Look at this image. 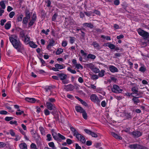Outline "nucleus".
<instances>
[{"mask_svg": "<svg viewBox=\"0 0 149 149\" xmlns=\"http://www.w3.org/2000/svg\"><path fill=\"white\" fill-rule=\"evenodd\" d=\"M9 40L15 48L19 52L24 50L23 45L20 42L17 36L13 35L9 37Z\"/></svg>", "mask_w": 149, "mask_h": 149, "instance_id": "f257e3e1", "label": "nucleus"}, {"mask_svg": "<svg viewBox=\"0 0 149 149\" xmlns=\"http://www.w3.org/2000/svg\"><path fill=\"white\" fill-rule=\"evenodd\" d=\"M137 31L140 35L143 37L145 38H147L149 37V34L148 33L140 28L137 30Z\"/></svg>", "mask_w": 149, "mask_h": 149, "instance_id": "f03ea898", "label": "nucleus"}, {"mask_svg": "<svg viewBox=\"0 0 149 149\" xmlns=\"http://www.w3.org/2000/svg\"><path fill=\"white\" fill-rule=\"evenodd\" d=\"M91 101L98 105H100V101L97 96L95 94H92L90 96Z\"/></svg>", "mask_w": 149, "mask_h": 149, "instance_id": "7ed1b4c3", "label": "nucleus"}, {"mask_svg": "<svg viewBox=\"0 0 149 149\" xmlns=\"http://www.w3.org/2000/svg\"><path fill=\"white\" fill-rule=\"evenodd\" d=\"M129 147L134 149H148V148L137 144L130 145Z\"/></svg>", "mask_w": 149, "mask_h": 149, "instance_id": "20e7f679", "label": "nucleus"}, {"mask_svg": "<svg viewBox=\"0 0 149 149\" xmlns=\"http://www.w3.org/2000/svg\"><path fill=\"white\" fill-rule=\"evenodd\" d=\"M111 90L113 92L115 93H120L123 91V90L120 88L119 86L116 85H114L113 86Z\"/></svg>", "mask_w": 149, "mask_h": 149, "instance_id": "39448f33", "label": "nucleus"}, {"mask_svg": "<svg viewBox=\"0 0 149 149\" xmlns=\"http://www.w3.org/2000/svg\"><path fill=\"white\" fill-rule=\"evenodd\" d=\"M75 136L78 140L80 141L82 143H86V141L85 137L81 134L78 133Z\"/></svg>", "mask_w": 149, "mask_h": 149, "instance_id": "423d86ee", "label": "nucleus"}, {"mask_svg": "<svg viewBox=\"0 0 149 149\" xmlns=\"http://www.w3.org/2000/svg\"><path fill=\"white\" fill-rule=\"evenodd\" d=\"M129 134L134 137L138 138L142 135V133L139 131H133L129 133Z\"/></svg>", "mask_w": 149, "mask_h": 149, "instance_id": "0eeeda50", "label": "nucleus"}, {"mask_svg": "<svg viewBox=\"0 0 149 149\" xmlns=\"http://www.w3.org/2000/svg\"><path fill=\"white\" fill-rule=\"evenodd\" d=\"M132 91L133 92L132 93V94H133V95L136 94V96L139 95L141 94H143L142 92H139L138 91V88L134 87L132 88Z\"/></svg>", "mask_w": 149, "mask_h": 149, "instance_id": "6e6552de", "label": "nucleus"}, {"mask_svg": "<svg viewBox=\"0 0 149 149\" xmlns=\"http://www.w3.org/2000/svg\"><path fill=\"white\" fill-rule=\"evenodd\" d=\"M64 89L67 91H72L74 88V86L71 84H69L67 85H64Z\"/></svg>", "mask_w": 149, "mask_h": 149, "instance_id": "1a4fd4ad", "label": "nucleus"}, {"mask_svg": "<svg viewBox=\"0 0 149 149\" xmlns=\"http://www.w3.org/2000/svg\"><path fill=\"white\" fill-rule=\"evenodd\" d=\"M46 105L47 108L50 110H54L55 107L54 104L49 102H47Z\"/></svg>", "mask_w": 149, "mask_h": 149, "instance_id": "9d476101", "label": "nucleus"}, {"mask_svg": "<svg viewBox=\"0 0 149 149\" xmlns=\"http://www.w3.org/2000/svg\"><path fill=\"white\" fill-rule=\"evenodd\" d=\"M55 43L53 39H52L50 40L49 44L47 47V48L49 50H50L51 47L53 46Z\"/></svg>", "mask_w": 149, "mask_h": 149, "instance_id": "9b49d317", "label": "nucleus"}, {"mask_svg": "<svg viewBox=\"0 0 149 149\" xmlns=\"http://www.w3.org/2000/svg\"><path fill=\"white\" fill-rule=\"evenodd\" d=\"M58 75L60 78V79L62 81L66 79L67 77L66 74L63 73L58 74Z\"/></svg>", "mask_w": 149, "mask_h": 149, "instance_id": "f8f14e48", "label": "nucleus"}, {"mask_svg": "<svg viewBox=\"0 0 149 149\" xmlns=\"http://www.w3.org/2000/svg\"><path fill=\"white\" fill-rule=\"evenodd\" d=\"M109 69L110 71L113 73L118 72V71L117 68L113 65H110L109 67Z\"/></svg>", "mask_w": 149, "mask_h": 149, "instance_id": "ddd939ff", "label": "nucleus"}, {"mask_svg": "<svg viewBox=\"0 0 149 149\" xmlns=\"http://www.w3.org/2000/svg\"><path fill=\"white\" fill-rule=\"evenodd\" d=\"M70 130L73 133V135L74 136H75L78 133V132L76 129L73 127L71 125H70Z\"/></svg>", "mask_w": 149, "mask_h": 149, "instance_id": "4468645a", "label": "nucleus"}, {"mask_svg": "<svg viewBox=\"0 0 149 149\" xmlns=\"http://www.w3.org/2000/svg\"><path fill=\"white\" fill-rule=\"evenodd\" d=\"M36 18V16L33 15L32 17V19L31 20L29 24V27L32 26Z\"/></svg>", "mask_w": 149, "mask_h": 149, "instance_id": "2eb2a0df", "label": "nucleus"}, {"mask_svg": "<svg viewBox=\"0 0 149 149\" xmlns=\"http://www.w3.org/2000/svg\"><path fill=\"white\" fill-rule=\"evenodd\" d=\"M19 146L20 149H27V145L25 143H20Z\"/></svg>", "mask_w": 149, "mask_h": 149, "instance_id": "dca6fc26", "label": "nucleus"}, {"mask_svg": "<svg viewBox=\"0 0 149 149\" xmlns=\"http://www.w3.org/2000/svg\"><path fill=\"white\" fill-rule=\"evenodd\" d=\"M75 109L77 111L81 113H82L85 111L82 107L79 106L75 107Z\"/></svg>", "mask_w": 149, "mask_h": 149, "instance_id": "f3484780", "label": "nucleus"}, {"mask_svg": "<svg viewBox=\"0 0 149 149\" xmlns=\"http://www.w3.org/2000/svg\"><path fill=\"white\" fill-rule=\"evenodd\" d=\"M25 100L26 101L31 103H34L36 101L35 99L33 98L26 97Z\"/></svg>", "mask_w": 149, "mask_h": 149, "instance_id": "a211bd4d", "label": "nucleus"}, {"mask_svg": "<svg viewBox=\"0 0 149 149\" xmlns=\"http://www.w3.org/2000/svg\"><path fill=\"white\" fill-rule=\"evenodd\" d=\"M111 135L112 136L116 139H122V138L118 134H116L114 132H111Z\"/></svg>", "mask_w": 149, "mask_h": 149, "instance_id": "6ab92c4d", "label": "nucleus"}, {"mask_svg": "<svg viewBox=\"0 0 149 149\" xmlns=\"http://www.w3.org/2000/svg\"><path fill=\"white\" fill-rule=\"evenodd\" d=\"M52 89L53 87L52 86H48L47 87H46L45 88V91L46 92L48 91H49L51 92V93L50 94V95L53 94V92H52Z\"/></svg>", "mask_w": 149, "mask_h": 149, "instance_id": "aec40b11", "label": "nucleus"}, {"mask_svg": "<svg viewBox=\"0 0 149 149\" xmlns=\"http://www.w3.org/2000/svg\"><path fill=\"white\" fill-rule=\"evenodd\" d=\"M133 98L132 99V100L133 101L134 103L135 104H137L140 102V100L138 99L139 97H136L134 95H132Z\"/></svg>", "mask_w": 149, "mask_h": 149, "instance_id": "412c9836", "label": "nucleus"}, {"mask_svg": "<svg viewBox=\"0 0 149 149\" xmlns=\"http://www.w3.org/2000/svg\"><path fill=\"white\" fill-rule=\"evenodd\" d=\"M83 25L84 26L88 27L91 29L93 28V25L91 23H84L83 24Z\"/></svg>", "mask_w": 149, "mask_h": 149, "instance_id": "4be33fe9", "label": "nucleus"}, {"mask_svg": "<svg viewBox=\"0 0 149 149\" xmlns=\"http://www.w3.org/2000/svg\"><path fill=\"white\" fill-rule=\"evenodd\" d=\"M106 46H107L109 47L111 49H114L115 48V45L111 44L110 43H108L106 44Z\"/></svg>", "mask_w": 149, "mask_h": 149, "instance_id": "5701e85b", "label": "nucleus"}, {"mask_svg": "<svg viewBox=\"0 0 149 149\" xmlns=\"http://www.w3.org/2000/svg\"><path fill=\"white\" fill-rule=\"evenodd\" d=\"M30 18L29 17H24L23 19V24H26L28 22V20Z\"/></svg>", "mask_w": 149, "mask_h": 149, "instance_id": "b1692460", "label": "nucleus"}, {"mask_svg": "<svg viewBox=\"0 0 149 149\" xmlns=\"http://www.w3.org/2000/svg\"><path fill=\"white\" fill-rule=\"evenodd\" d=\"M30 40V37H29L28 35H26L25 37V39L24 40V42L26 44H29Z\"/></svg>", "mask_w": 149, "mask_h": 149, "instance_id": "393cba45", "label": "nucleus"}, {"mask_svg": "<svg viewBox=\"0 0 149 149\" xmlns=\"http://www.w3.org/2000/svg\"><path fill=\"white\" fill-rule=\"evenodd\" d=\"M52 135L54 139L56 140H58V134H57L56 133L53 132L52 133Z\"/></svg>", "mask_w": 149, "mask_h": 149, "instance_id": "a878e982", "label": "nucleus"}, {"mask_svg": "<svg viewBox=\"0 0 149 149\" xmlns=\"http://www.w3.org/2000/svg\"><path fill=\"white\" fill-rule=\"evenodd\" d=\"M29 44L30 46L32 48H36L37 47V45L33 42L30 41Z\"/></svg>", "mask_w": 149, "mask_h": 149, "instance_id": "bb28decb", "label": "nucleus"}, {"mask_svg": "<svg viewBox=\"0 0 149 149\" xmlns=\"http://www.w3.org/2000/svg\"><path fill=\"white\" fill-rule=\"evenodd\" d=\"M95 58L96 56L95 55L90 54H89L87 56V58H90L92 59H94Z\"/></svg>", "mask_w": 149, "mask_h": 149, "instance_id": "cd10ccee", "label": "nucleus"}, {"mask_svg": "<svg viewBox=\"0 0 149 149\" xmlns=\"http://www.w3.org/2000/svg\"><path fill=\"white\" fill-rule=\"evenodd\" d=\"M124 114L125 116L126 117L127 119H131L132 116L131 115L130 113L125 112Z\"/></svg>", "mask_w": 149, "mask_h": 149, "instance_id": "c85d7f7f", "label": "nucleus"}, {"mask_svg": "<svg viewBox=\"0 0 149 149\" xmlns=\"http://www.w3.org/2000/svg\"><path fill=\"white\" fill-rule=\"evenodd\" d=\"M55 67L57 68V69H61L63 68V67L62 65H61L59 64H56L55 65Z\"/></svg>", "mask_w": 149, "mask_h": 149, "instance_id": "c756f323", "label": "nucleus"}, {"mask_svg": "<svg viewBox=\"0 0 149 149\" xmlns=\"http://www.w3.org/2000/svg\"><path fill=\"white\" fill-rule=\"evenodd\" d=\"M146 70V68L144 65L141 66L139 69V71L143 72H144Z\"/></svg>", "mask_w": 149, "mask_h": 149, "instance_id": "7c9ffc66", "label": "nucleus"}, {"mask_svg": "<svg viewBox=\"0 0 149 149\" xmlns=\"http://www.w3.org/2000/svg\"><path fill=\"white\" fill-rule=\"evenodd\" d=\"M63 52V49L61 48L58 49L56 52V54L57 55H59L62 53Z\"/></svg>", "mask_w": 149, "mask_h": 149, "instance_id": "2f4dec72", "label": "nucleus"}, {"mask_svg": "<svg viewBox=\"0 0 149 149\" xmlns=\"http://www.w3.org/2000/svg\"><path fill=\"white\" fill-rule=\"evenodd\" d=\"M49 147H52L53 149H56V148L55 146L54 143L53 142H51L49 143Z\"/></svg>", "mask_w": 149, "mask_h": 149, "instance_id": "473e14b6", "label": "nucleus"}, {"mask_svg": "<svg viewBox=\"0 0 149 149\" xmlns=\"http://www.w3.org/2000/svg\"><path fill=\"white\" fill-rule=\"evenodd\" d=\"M0 5L2 9H4L6 8L5 4L3 1H1L0 2Z\"/></svg>", "mask_w": 149, "mask_h": 149, "instance_id": "72a5a7b5", "label": "nucleus"}, {"mask_svg": "<svg viewBox=\"0 0 149 149\" xmlns=\"http://www.w3.org/2000/svg\"><path fill=\"white\" fill-rule=\"evenodd\" d=\"M87 66L88 67L90 68L91 70H92L95 67L94 65L91 63L87 64Z\"/></svg>", "mask_w": 149, "mask_h": 149, "instance_id": "f704fd0d", "label": "nucleus"}, {"mask_svg": "<svg viewBox=\"0 0 149 149\" xmlns=\"http://www.w3.org/2000/svg\"><path fill=\"white\" fill-rule=\"evenodd\" d=\"M105 71L104 70H102L98 74V75L100 77H102L104 75Z\"/></svg>", "mask_w": 149, "mask_h": 149, "instance_id": "c9c22d12", "label": "nucleus"}, {"mask_svg": "<svg viewBox=\"0 0 149 149\" xmlns=\"http://www.w3.org/2000/svg\"><path fill=\"white\" fill-rule=\"evenodd\" d=\"M11 26V24L10 23L8 22L6 24L5 26V27L6 29H9Z\"/></svg>", "mask_w": 149, "mask_h": 149, "instance_id": "e433bc0d", "label": "nucleus"}, {"mask_svg": "<svg viewBox=\"0 0 149 149\" xmlns=\"http://www.w3.org/2000/svg\"><path fill=\"white\" fill-rule=\"evenodd\" d=\"M67 70L72 74H75L76 73V72L75 70L72 69L70 67H68Z\"/></svg>", "mask_w": 149, "mask_h": 149, "instance_id": "4c0bfd02", "label": "nucleus"}, {"mask_svg": "<svg viewBox=\"0 0 149 149\" xmlns=\"http://www.w3.org/2000/svg\"><path fill=\"white\" fill-rule=\"evenodd\" d=\"M82 116L83 118L85 120L87 119V113L85 110L82 113Z\"/></svg>", "mask_w": 149, "mask_h": 149, "instance_id": "58836bf2", "label": "nucleus"}, {"mask_svg": "<svg viewBox=\"0 0 149 149\" xmlns=\"http://www.w3.org/2000/svg\"><path fill=\"white\" fill-rule=\"evenodd\" d=\"M92 70L95 73H97L100 72L99 70L95 67V66L93 69Z\"/></svg>", "mask_w": 149, "mask_h": 149, "instance_id": "ea45409f", "label": "nucleus"}, {"mask_svg": "<svg viewBox=\"0 0 149 149\" xmlns=\"http://www.w3.org/2000/svg\"><path fill=\"white\" fill-rule=\"evenodd\" d=\"M39 130H40L41 134H45V130L44 128L42 127H40L39 128Z\"/></svg>", "mask_w": 149, "mask_h": 149, "instance_id": "a19ab883", "label": "nucleus"}, {"mask_svg": "<svg viewBox=\"0 0 149 149\" xmlns=\"http://www.w3.org/2000/svg\"><path fill=\"white\" fill-rule=\"evenodd\" d=\"M20 36L22 38H23L25 37V35L24 33V31L21 30L20 32Z\"/></svg>", "mask_w": 149, "mask_h": 149, "instance_id": "79ce46f5", "label": "nucleus"}, {"mask_svg": "<svg viewBox=\"0 0 149 149\" xmlns=\"http://www.w3.org/2000/svg\"><path fill=\"white\" fill-rule=\"evenodd\" d=\"M93 45L95 47H99V44L96 42H94L93 43Z\"/></svg>", "mask_w": 149, "mask_h": 149, "instance_id": "37998d69", "label": "nucleus"}, {"mask_svg": "<svg viewBox=\"0 0 149 149\" xmlns=\"http://www.w3.org/2000/svg\"><path fill=\"white\" fill-rule=\"evenodd\" d=\"M69 38L70 42L71 43L73 44L75 38L74 37H70Z\"/></svg>", "mask_w": 149, "mask_h": 149, "instance_id": "c03bdc74", "label": "nucleus"}, {"mask_svg": "<svg viewBox=\"0 0 149 149\" xmlns=\"http://www.w3.org/2000/svg\"><path fill=\"white\" fill-rule=\"evenodd\" d=\"M76 67L78 69H79L80 68L81 69H82L83 68V67L80 64H77L75 65Z\"/></svg>", "mask_w": 149, "mask_h": 149, "instance_id": "a18cd8bd", "label": "nucleus"}, {"mask_svg": "<svg viewBox=\"0 0 149 149\" xmlns=\"http://www.w3.org/2000/svg\"><path fill=\"white\" fill-rule=\"evenodd\" d=\"M13 119V117H6L5 118V120L7 121H9Z\"/></svg>", "mask_w": 149, "mask_h": 149, "instance_id": "49530a36", "label": "nucleus"}, {"mask_svg": "<svg viewBox=\"0 0 149 149\" xmlns=\"http://www.w3.org/2000/svg\"><path fill=\"white\" fill-rule=\"evenodd\" d=\"M23 15H19L17 19L18 22L21 21L22 20Z\"/></svg>", "mask_w": 149, "mask_h": 149, "instance_id": "de8ad7c7", "label": "nucleus"}, {"mask_svg": "<svg viewBox=\"0 0 149 149\" xmlns=\"http://www.w3.org/2000/svg\"><path fill=\"white\" fill-rule=\"evenodd\" d=\"M48 101L50 103H53L55 102V100L54 98H49L48 99Z\"/></svg>", "mask_w": 149, "mask_h": 149, "instance_id": "09e8293b", "label": "nucleus"}, {"mask_svg": "<svg viewBox=\"0 0 149 149\" xmlns=\"http://www.w3.org/2000/svg\"><path fill=\"white\" fill-rule=\"evenodd\" d=\"M15 14V13L13 11L11 12L9 14V16L10 18L13 17Z\"/></svg>", "mask_w": 149, "mask_h": 149, "instance_id": "8fccbe9b", "label": "nucleus"}, {"mask_svg": "<svg viewBox=\"0 0 149 149\" xmlns=\"http://www.w3.org/2000/svg\"><path fill=\"white\" fill-rule=\"evenodd\" d=\"M47 140L48 141H50L52 139V137L51 136V135L48 134L47 135Z\"/></svg>", "mask_w": 149, "mask_h": 149, "instance_id": "3c124183", "label": "nucleus"}, {"mask_svg": "<svg viewBox=\"0 0 149 149\" xmlns=\"http://www.w3.org/2000/svg\"><path fill=\"white\" fill-rule=\"evenodd\" d=\"M90 135L92 136L95 138L97 137V135L96 134L93 132H91Z\"/></svg>", "mask_w": 149, "mask_h": 149, "instance_id": "603ef678", "label": "nucleus"}, {"mask_svg": "<svg viewBox=\"0 0 149 149\" xmlns=\"http://www.w3.org/2000/svg\"><path fill=\"white\" fill-rule=\"evenodd\" d=\"M62 83L63 84H68L69 82V81L68 80L65 79V80H62Z\"/></svg>", "mask_w": 149, "mask_h": 149, "instance_id": "864d4df0", "label": "nucleus"}, {"mask_svg": "<svg viewBox=\"0 0 149 149\" xmlns=\"http://www.w3.org/2000/svg\"><path fill=\"white\" fill-rule=\"evenodd\" d=\"M25 14H26V16L25 17H29V18L30 17V15L29 12L28 10H26L25 11Z\"/></svg>", "mask_w": 149, "mask_h": 149, "instance_id": "5fc2aeb1", "label": "nucleus"}, {"mask_svg": "<svg viewBox=\"0 0 149 149\" xmlns=\"http://www.w3.org/2000/svg\"><path fill=\"white\" fill-rule=\"evenodd\" d=\"M10 133L12 136H14L15 135V133L13 130H10Z\"/></svg>", "mask_w": 149, "mask_h": 149, "instance_id": "6e6d98bb", "label": "nucleus"}, {"mask_svg": "<svg viewBox=\"0 0 149 149\" xmlns=\"http://www.w3.org/2000/svg\"><path fill=\"white\" fill-rule=\"evenodd\" d=\"M58 137H59L60 138H61V139H62L63 140H64L65 139V137L64 136H63L62 135H61L60 133L58 134Z\"/></svg>", "mask_w": 149, "mask_h": 149, "instance_id": "4d7b16f0", "label": "nucleus"}, {"mask_svg": "<svg viewBox=\"0 0 149 149\" xmlns=\"http://www.w3.org/2000/svg\"><path fill=\"white\" fill-rule=\"evenodd\" d=\"M7 113V111L5 110H2L0 111V114L2 115H6Z\"/></svg>", "mask_w": 149, "mask_h": 149, "instance_id": "13d9d810", "label": "nucleus"}, {"mask_svg": "<svg viewBox=\"0 0 149 149\" xmlns=\"http://www.w3.org/2000/svg\"><path fill=\"white\" fill-rule=\"evenodd\" d=\"M67 45V42L66 41H63L62 42V45L63 47H65Z\"/></svg>", "mask_w": 149, "mask_h": 149, "instance_id": "bf43d9fd", "label": "nucleus"}, {"mask_svg": "<svg viewBox=\"0 0 149 149\" xmlns=\"http://www.w3.org/2000/svg\"><path fill=\"white\" fill-rule=\"evenodd\" d=\"M80 102H81V103L83 105H84L86 107H87L88 106V104L86 103V102H85V101H84L82 100H81V101H80Z\"/></svg>", "mask_w": 149, "mask_h": 149, "instance_id": "052dcab7", "label": "nucleus"}, {"mask_svg": "<svg viewBox=\"0 0 149 149\" xmlns=\"http://www.w3.org/2000/svg\"><path fill=\"white\" fill-rule=\"evenodd\" d=\"M84 131L86 133L90 135L92 132L91 131L86 129H84Z\"/></svg>", "mask_w": 149, "mask_h": 149, "instance_id": "680f3d73", "label": "nucleus"}, {"mask_svg": "<svg viewBox=\"0 0 149 149\" xmlns=\"http://www.w3.org/2000/svg\"><path fill=\"white\" fill-rule=\"evenodd\" d=\"M114 3L115 5H118L120 3V1L119 0H115L114 1Z\"/></svg>", "mask_w": 149, "mask_h": 149, "instance_id": "e2e57ef3", "label": "nucleus"}, {"mask_svg": "<svg viewBox=\"0 0 149 149\" xmlns=\"http://www.w3.org/2000/svg\"><path fill=\"white\" fill-rule=\"evenodd\" d=\"M6 22V20L5 19H2L1 21L0 24L1 26H3L4 24V23Z\"/></svg>", "mask_w": 149, "mask_h": 149, "instance_id": "0e129e2a", "label": "nucleus"}, {"mask_svg": "<svg viewBox=\"0 0 149 149\" xmlns=\"http://www.w3.org/2000/svg\"><path fill=\"white\" fill-rule=\"evenodd\" d=\"M80 52L81 54H82V55L84 56H86L87 55V54L86 53H85L84 51L83 50H81L80 51Z\"/></svg>", "mask_w": 149, "mask_h": 149, "instance_id": "69168bd1", "label": "nucleus"}, {"mask_svg": "<svg viewBox=\"0 0 149 149\" xmlns=\"http://www.w3.org/2000/svg\"><path fill=\"white\" fill-rule=\"evenodd\" d=\"M78 81L80 83H82L84 82V80L81 77H80L78 79Z\"/></svg>", "mask_w": 149, "mask_h": 149, "instance_id": "338daca9", "label": "nucleus"}, {"mask_svg": "<svg viewBox=\"0 0 149 149\" xmlns=\"http://www.w3.org/2000/svg\"><path fill=\"white\" fill-rule=\"evenodd\" d=\"M44 112L45 115H49L50 114V112L47 109L45 110Z\"/></svg>", "mask_w": 149, "mask_h": 149, "instance_id": "774afa93", "label": "nucleus"}]
</instances>
